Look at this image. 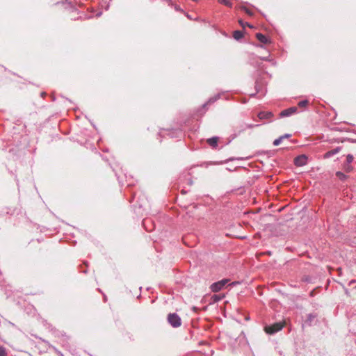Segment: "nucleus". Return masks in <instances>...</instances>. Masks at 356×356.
<instances>
[{"label":"nucleus","mask_w":356,"mask_h":356,"mask_svg":"<svg viewBox=\"0 0 356 356\" xmlns=\"http://www.w3.org/2000/svg\"><path fill=\"white\" fill-rule=\"evenodd\" d=\"M284 326V323L278 322L273 325L266 326L264 331L269 334H275L281 330Z\"/></svg>","instance_id":"f257e3e1"},{"label":"nucleus","mask_w":356,"mask_h":356,"mask_svg":"<svg viewBox=\"0 0 356 356\" xmlns=\"http://www.w3.org/2000/svg\"><path fill=\"white\" fill-rule=\"evenodd\" d=\"M169 323L174 327L181 325V318L176 314H170L168 316Z\"/></svg>","instance_id":"f03ea898"},{"label":"nucleus","mask_w":356,"mask_h":356,"mask_svg":"<svg viewBox=\"0 0 356 356\" xmlns=\"http://www.w3.org/2000/svg\"><path fill=\"white\" fill-rule=\"evenodd\" d=\"M227 282L228 280L226 279L215 282L211 285V289L213 292H218L220 291Z\"/></svg>","instance_id":"7ed1b4c3"},{"label":"nucleus","mask_w":356,"mask_h":356,"mask_svg":"<svg viewBox=\"0 0 356 356\" xmlns=\"http://www.w3.org/2000/svg\"><path fill=\"white\" fill-rule=\"evenodd\" d=\"M307 163V156L305 154H301L294 159V164L296 166H304Z\"/></svg>","instance_id":"20e7f679"},{"label":"nucleus","mask_w":356,"mask_h":356,"mask_svg":"<svg viewBox=\"0 0 356 356\" xmlns=\"http://www.w3.org/2000/svg\"><path fill=\"white\" fill-rule=\"evenodd\" d=\"M296 111H297V107H296V106L291 107L287 109L283 110L280 113V116L281 117H286V116L291 115L296 113Z\"/></svg>","instance_id":"39448f33"},{"label":"nucleus","mask_w":356,"mask_h":356,"mask_svg":"<svg viewBox=\"0 0 356 356\" xmlns=\"http://www.w3.org/2000/svg\"><path fill=\"white\" fill-rule=\"evenodd\" d=\"M257 116L260 120L270 119L273 116V114L271 112L261 111Z\"/></svg>","instance_id":"423d86ee"},{"label":"nucleus","mask_w":356,"mask_h":356,"mask_svg":"<svg viewBox=\"0 0 356 356\" xmlns=\"http://www.w3.org/2000/svg\"><path fill=\"white\" fill-rule=\"evenodd\" d=\"M256 38L259 42H261L263 44H267L269 42L267 37L260 33L256 34Z\"/></svg>","instance_id":"0eeeda50"},{"label":"nucleus","mask_w":356,"mask_h":356,"mask_svg":"<svg viewBox=\"0 0 356 356\" xmlns=\"http://www.w3.org/2000/svg\"><path fill=\"white\" fill-rule=\"evenodd\" d=\"M218 137H212L207 140V143L212 147H216L218 145Z\"/></svg>","instance_id":"6e6552de"},{"label":"nucleus","mask_w":356,"mask_h":356,"mask_svg":"<svg viewBox=\"0 0 356 356\" xmlns=\"http://www.w3.org/2000/svg\"><path fill=\"white\" fill-rule=\"evenodd\" d=\"M340 150H341V147H337V148H335V149H332V150H330V151H328L327 152H326V153L325 154V155H324V158H325V159L329 158V157H330V156H333L334 154H337L338 152H340Z\"/></svg>","instance_id":"1a4fd4ad"},{"label":"nucleus","mask_w":356,"mask_h":356,"mask_svg":"<svg viewBox=\"0 0 356 356\" xmlns=\"http://www.w3.org/2000/svg\"><path fill=\"white\" fill-rule=\"evenodd\" d=\"M233 37L236 40H240L243 37V33L241 31H235L233 33Z\"/></svg>","instance_id":"9d476101"},{"label":"nucleus","mask_w":356,"mask_h":356,"mask_svg":"<svg viewBox=\"0 0 356 356\" xmlns=\"http://www.w3.org/2000/svg\"><path fill=\"white\" fill-rule=\"evenodd\" d=\"M218 2L229 8L232 7V3L229 0H218Z\"/></svg>","instance_id":"9b49d317"},{"label":"nucleus","mask_w":356,"mask_h":356,"mask_svg":"<svg viewBox=\"0 0 356 356\" xmlns=\"http://www.w3.org/2000/svg\"><path fill=\"white\" fill-rule=\"evenodd\" d=\"M350 163H344L343 169L346 172H351L353 170V167L350 165Z\"/></svg>","instance_id":"f8f14e48"},{"label":"nucleus","mask_w":356,"mask_h":356,"mask_svg":"<svg viewBox=\"0 0 356 356\" xmlns=\"http://www.w3.org/2000/svg\"><path fill=\"white\" fill-rule=\"evenodd\" d=\"M336 175L340 180H345L347 178V176L341 172H337Z\"/></svg>","instance_id":"ddd939ff"},{"label":"nucleus","mask_w":356,"mask_h":356,"mask_svg":"<svg viewBox=\"0 0 356 356\" xmlns=\"http://www.w3.org/2000/svg\"><path fill=\"white\" fill-rule=\"evenodd\" d=\"M285 136H280L279 138L276 139L273 142V145L275 146H277L281 143V141L284 138Z\"/></svg>","instance_id":"4468645a"},{"label":"nucleus","mask_w":356,"mask_h":356,"mask_svg":"<svg viewBox=\"0 0 356 356\" xmlns=\"http://www.w3.org/2000/svg\"><path fill=\"white\" fill-rule=\"evenodd\" d=\"M241 9L242 10H244V11L245 12V13H247V14H248V15H250V16H252V15H253V12H252V11H251L250 9L247 8H246V7H245V6H242V7L241 8Z\"/></svg>","instance_id":"2eb2a0df"},{"label":"nucleus","mask_w":356,"mask_h":356,"mask_svg":"<svg viewBox=\"0 0 356 356\" xmlns=\"http://www.w3.org/2000/svg\"><path fill=\"white\" fill-rule=\"evenodd\" d=\"M308 101L307 100H303L298 103V106L300 107H305L308 105Z\"/></svg>","instance_id":"dca6fc26"},{"label":"nucleus","mask_w":356,"mask_h":356,"mask_svg":"<svg viewBox=\"0 0 356 356\" xmlns=\"http://www.w3.org/2000/svg\"><path fill=\"white\" fill-rule=\"evenodd\" d=\"M354 159V157L352 154H348L346 156V163H350Z\"/></svg>","instance_id":"f3484780"},{"label":"nucleus","mask_w":356,"mask_h":356,"mask_svg":"<svg viewBox=\"0 0 356 356\" xmlns=\"http://www.w3.org/2000/svg\"><path fill=\"white\" fill-rule=\"evenodd\" d=\"M6 349L3 347H0V356H6Z\"/></svg>","instance_id":"a211bd4d"},{"label":"nucleus","mask_w":356,"mask_h":356,"mask_svg":"<svg viewBox=\"0 0 356 356\" xmlns=\"http://www.w3.org/2000/svg\"><path fill=\"white\" fill-rule=\"evenodd\" d=\"M238 22L239 24L243 26V27H245V26H249V27H251V26L247 23V22H243L241 19V20H238Z\"/></svg>","instance_id":"6ab92c4d"},{"label":"nucleus","mask_w":356,"mask_h":356,"mask_svg":"<svg viewBox=\"0 0 356 356\" xmlns=\"http://www.w3.org/2000/svg\"><path fill=\"white\" fill-rule=\"evenodd\" d=\"M213 300H214L215 301H218V300H219L220 299V297H218V296H214L213 297Z\"/></svg>","instance_id":"aec40b11"},{"label":"nucleus","mask_w":356,"mask_h":356,"mask_svg":"<svg viewBox=\"0 0 356 356\" xmlns=\"http://www.w3.org/2000/svg\"><path fill=\"white\" fill-rule=\"evenodd\" d=\"M254 125H253V124H248V128H252V127H254Z\"/></svg>","instance_id":"412c9836"},{"label":"nucleus","mask_w":356,"mask_h":356,"mask_svg":"<svg viewBox=\"0 0 356 356\" xmlns=\"http://www.w3.org/2000/svg\"><path fill=\"white\" fill-rule=\"evenodd\" d=\"M264 254H268V255H271V252L270 251H268V252H265Z\"/></svg>","instance_id":"4be33fe9"},{"label":"nucleus","mask_w":356,"mask_h":356,"mask_svg":"<svg viewBox=\"0 0 356 356\" xmlns=\"http://www.w3.org/2000/svg\"><path fill=\"white\" fill-rule=\"evenodd\" d=\"M284 136H285V137H284V138H289V137H290V135H289V134H286V135H284Z\"/></svg>","instance_id":"5701e85b"}]
</instances>
